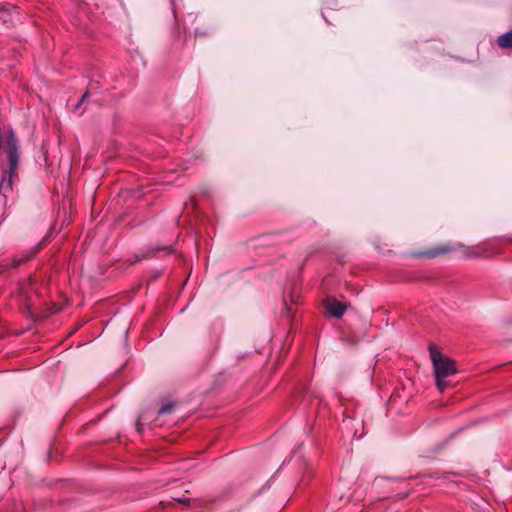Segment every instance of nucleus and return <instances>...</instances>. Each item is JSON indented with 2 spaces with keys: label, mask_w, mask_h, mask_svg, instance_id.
Here are the masks:
<instances>
[{
  "label": "nucleus",
  "mask_w": 512,
  "mask_h": 512,
  "mask_svg": "<svg viewBox=\"0 0 512 512\" xmlns=\"http://www.w3.org/2000/svg\"><path fill=\"white\" fill-rule=\"evenodd\" d=\"M6 143L8 146V161L10 175L12 176L18 167L19 161V146L18 140L13 132H10L6 137Z\"/></svg>",
  "instance_id": "2"
},
{
  "label": "nucleus",
  "mask_w": 512,
  "mask_h": 512,
  "mask_svg": "<svg viewBox=\"0 0 512 512\" xmlns=\"http://www.w3.org/2000/svg\"><path fill=\"white\" fill-rule=\"evenodd\" d=\"M8 267L7 263L1 262L0 263V275L5 271V269Z\"/></svg>",
  "instance_id": "9"
},
{
  "label": "nucleus",
  "mask_w": 512,
  "mask_h": 512,
  "mask_svg": "<svg viewBox=\"0 0 512 512\" xmlns=\"http://www.w3.org/2000/svg\"><path fill=\"white\" fill-rule=\"evenodd\" d=\"M28 258H17V257H14L13 260H12V263H11V267L15 268V267H18L20 264L24 263L25 261H27Z\"/></svg>",
  "instance_id": "7"
},
{
  "label": "nucleus",
  "mask_w": 512,
  "mask_h": 512,
  "mask_svg": "<svg viewBox=\"0 0 512 512\" xmlns=\"http://www.w3.org/2000/svg\"><path fill=\"white\" fill-rule=\"evenodd\" d=\"M174 408V405L171 404V403H168V404H165L163 405L160 409H159V414H167V413H170Z\"/></svg>",
  "instance_id": "6"
},
{
  "label": "nucleus",
  "mask_w": 512,
  "mask_h": 512,
  "mask_svg": "<svg viewBox=\"0 0 512 512\" xmlns=\"http://www.w3.org/2000/svg\"><path fill=\"white\" fill-rule=\"evenodd\" d=\"M457 249H463V254L467 258H475V257L480 256V253L476 251L477 250L476 247H465L461 243H457L453 246H448V245L441 246L432 251L425 253V255L428 257H436L438 255H442V254H445V253H448L450 251L457 250Z\"/></svg>",
  "instance_id": "3"
},
{
  "label": "nucleus",
  "mask_w": 512,
  "mask_h": 512,
  "mask_svg": "<svg viewBox=\"0 0 512 512\" xmlns=\"http://www.w3.org/2000/svg\"><path fill=\"white\" fill-rule=\"evenodd\" d=\"M497 44L503 49L512 48V31L499 36L497 38Z\"/></svg>",
  "instance_id": "5"
},
{
  "label": "nucleus",
  "mask_w": 512,
  "mask_h": 512,
  "mask_svg": "<svg viewBox=\"0 0 512 512\" xmlns=\"http://www.w3.org/2000/svg\"><path fill=\"white\" fill-rule=\"evenodd\" d=\"M156 251H166L167 253H172L173 252V249L171 247H166V246H163V247H157L156 248Z\"/></svg>",
  "instance_id": "8"
},
{
  "label": "nucleus",
  "mask_w": 512,
  "mask_h": 512,
  "mask_svg": "<svg viewBox=\"0 0 512 512\" xmlns=\"http://www.w3.org/2000/svg\"><path fill=\"white\" fill-rule=\"evenodd\" d=\"M88 96V93H85L82 98L80 99L79 103L77 104V107L82 103L84 102L85 98Z\"/></svg>",
  "instance_id": "10"
},
{
  "label": "nucleus",
  "mask_w": 512,
  "mask_h": 512,
  "mask_svg": "<svg viewBox=\"0 0 512 512\" xmlns=\"http://www.w3.org/2000/svg\"><path fill=\"white\" fill-rule=\"evenodd\" d=\"M429 352L433 364L436 386L440 392H443L449 386L447 378L457 372L456 364L451 358L442 355L433 344L429 346Z\"/></svg>",
  "instance_id": "1"
},
{
  "label": "nucleus",
  "mask_w": 512,
  "mask_h": 512,
  "mask_svg": "<svg viewBox=\"0 0 512 512\" xmlns=\"http://www.w3.org/2000/svg\"><path fill=\"white\" fill-rule=\"evenodd\" d=\"M325 307L326 310L336 318H340L346 310L345 305L336 299H328L326 301Z\"/></svg>",
  "instance_id": "4"
}]
</instances>
